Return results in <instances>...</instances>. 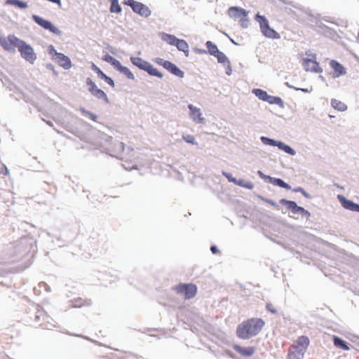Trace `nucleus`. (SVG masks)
Here are the masks:
<instances>
[{
    "label": "nucleus",
    "mask_w": 359,
    "mask_h": 359,
    "mask_svg": "<svg viewBox=\"0 0 359 359\" xmlns=\"http://www.w3.org/2000/svg\"><path fill=\"white\" fill-rule=\"evenodd\" d=\"M8 39L9 40V46L11 48L10 49L8 48L7 52L15 53L16 52L15 48H18L22 58L32 65L35 62L37 55L29 43L13 34L8 35Z\"/></svg>",
    "instance_id": "obj_1"
},
{
    "label": "nucleus",
    "mask_w": 359,
    "mask_h": 359,
    "mask_svg": "<svg viewBox=\"0 0 359 359\" xmlns=\"http://www.w3.org/2000/svg\"><path fill=\"white\" fill-rule=\"evenodd\" d=\"M265 325L261 318H251L239 323L236 327V335L241 339H249L257 336Z\"/></svg>",
    "instance_id": "obj_2"
},
{
    "label": "nucleus",
    "mask_w": 359,
    "mask_h": 359,
    "mask_svg": "<svg viewBox=\"0 0 359 359\" xmlns=\"http://www.w3.org/2000/svg\"><path fill=\"white\" fill-rule=\"evenodd\" d=\"M130 61L135 67L147 72L148 75L158 79L163 78V74L147 60L140 57L131 55L130 57Z\"/></svg>",
    "instance_id": "obj_3"
},
{
    "label": "nucleus",
    "mask_w": 359,
    "mask_h": 359,
    "mask_svg": "<svg viewBox=\"0 0 359 359\" xmlns=\"http://www.w3.org/2000/svg\"><path fill=\"white\" fill-rule=\"evenodd\" d=\"M255 20L259 23L260 31L266 38L271 39H278L280 38V34L270 27L269 22L265 15L257 13L255 15Z\"/></svg>",
    "instance_id": "obj_4"
},
{
    "label": "nucleus",
    "mask_w": 359,
    "mask_h": 359,
    "mask_svg": "<svg viewBox=\"0 0 359 359\" xmlns=\"http://www.w3.org/2000/svg\"><path fill=\"white\" fill-rule=\"evenodd\" d=\"M48 53L51 59L63 69L67 70L72 67V62L70 57L62 53L57 52L55 46L50 44L48 46Z\"/></svg>",
    "instance_id": "obj_5"
},
{
    "label": "nucleus",
    "mask_w": 359,
    "mask_h": 359,
    "mask_svg": "<svg viewBox=\"0 0 359 359\" xmlns=\"http://www.w3.org/2000/svg\"><path fill=\"white\" fill-rule=\"evenodd\" d=\"M279 203L286 208V209L290 211L294 215H301L302 217L309 220L311 217V212L305 209L304 208L297 205V202L287 198H281L279 201Z\"/></svg>",
    "instance_id": "obj_6"
},
{
    "label": "nucleus",
    "mask_w": 359,
    "mask_h": 359,
    "mask_svg": "<svg viewBox=\"0 0 359 359\" xmlns=\"http://www.w3.org/2000/svg\"><path fill=\"white\" fill-rule=\"evenodd\" d=\"M123 4L130 7L133 12L142 18H147L151 15L149 6L136 0H123Z\"/></svg>",
    "instance_id": "obj_7"
},
{
    "label": "nucleus",
    "mask_w": 359,
    "mask_h": 359,
    "mask_svg": "<svg viewBox=\"0 0 359 359\" xmlns=\"http://www.w3.org/2000/svg\"><path fill=\"white\" fill-rule=\"evenodd\" d=\"M173 289L178 294L183 296L187 300L193 299L198 292L197 286L191 283H179L175 285Z\"/></svg>",
    "instance_id": "obj_8"
},
{
    "label": "nucleus",
    "mask_w": 359,
    "mask_h": 359,
    "mask_svg": "<svg viewBox=\"0 0 359 359\" xmlns=\"http://www.w3.org/2000/svg\"><path fill=\"white\" fill-rule=\"evenodd\" d=\"M153 61L159 66L163 67L171 74L182 79L185 76V73L177 65L170 60H165L161 57H155Z\"/></svg>",
    "instance_id": "obj_9"
},
{
    "label": "nucleus",
    "mask_w": 359,
    "mask_h": 359,
    "mask_svg": "<svg viewBox=\"0 0 359 359\" xmlns=\"http://www.w3.org/2000/svg\"><path fill=\"white\" fill-rule=\"evenodd\" d=\"M32 19L37 25L44 29L45 30H48L56 36H61L62 34V31L50 20L45 19L44 18L36 14H33L32 15Z\"/></svg>",
    "instance_id": "obj_10"
},
{
    "label": "nucleus",
    "mask_w": 359,
    "mask_h": 359,
    "mask_svg": "<svg viewBox=\"0 0 359 359\" xmlns=\"http://www.w3.org/2000/svg\"><path fill=\"white\" fill-rule=\"evenodd\" d=\"M86 84L88 87V90L92 96L95 97L97 100H102L107 104H110V101L107 93L101 88H99L91 78H86Z\"/></svg>",
    "instance_id": "obj_11"
},
{
    "label": "nucleus",
    "mask_w": 359,
    "mask_h": 359,
    "mask_svg": "<svg viewBox=\"0 0 359 359\" xmlns=\"http://www.w3.org/2000/svg\"><path fill=\"white\" fill-rule=\"evenodd\" d=\"M159 36L163 41H165L170 46H175L179 51L187 48V46L189 47V43L186 40L177 38L174 34L161 32L159 33Z\"/></svg>",
    "instance_id": "obj_12"
},
{
    "label": "nucleus",
    "mask_w": 359,
    "mask_h": 359,
    "mask_svg": "<svg viewBox=\"0 0 359 359\" xmlns=\"http://www.w3.org/2000/svg\"><path fill=\"white\" fill-rule=\"evenodd\" d=\"M14 252L11 254L13 257L11 261L0 262V278L5 277L7 274L13 272V269L10 267H4V264L6 263H13L18 261L20 258L23 257L27 254L22 252V246L20 248H15V244L13 245Z\"/></svg>",
    "instance_id": "obj_13"
},
{
    "label": "nucleus",
    "mask_w": 359,
    "mask_h": 359,
    "mask_svg": "<svg viewBox=\"0 0 359 359\" xmlns=\"http://www.w3.org/2000/svg\"><path fill=\"white\" fill-rule=\"evenodd\" d=\"M21 246L25 254H28L31 250L34 252L36 248V241L32 236H22L15 242L16 248H20Z\"/></svg>",
    "instance_id": "obj_14"
},
{
    "label": "nucleus",
    "mask_w": 359,
    "mask_h": 359,
    "mask_svg": "<svg viewBox=\"0 0 359 359\" xmlns=\"http://www.w3.org/2000/svg\"><path fill=\"white\" fill-rule=\"evenodd\" d=\"M304 69L306 72L314 73H322L323 68L320 66V63L316 60V55L313 54L311 57H306L303 59Z\"/></svg>",
    "instance_id": "obj_15"
},
{
    "label": "nucleus",
    "mask_w": 359,
    "mask_h": 359,
    "mask_svg": "<svg viewBox=\"0 0 359 359\" xmlns=\"http://www.w3.org/2000/svg\"><path fill=\"white\" fill-rule=\"evenodd\" d=\"M330 67L332 69V76L334 79L339 78L347 74L346 68L337 60H331Z\"/></svg>",
    "instance_id": "obj_16"
},
{
    "label": "nucleus",
    "mask_w": 359,
    "mask_h": 359,
    "mask_svg": "<svg viewBox=\"0 0 359 359\" xmlns=\"http://www.w3.org/2000/svg\"><path fill=\"white\" fill-rule=\"evenodd\" d=\"M310 344V339L306 335L299 337L294 341V344L291 346L293 349L305 354Z\"/></svg>",
    "instance_id": "obj_17"
},
{
    "label": "nucleus",
    "mask_w": 359,
    "mask_h": 359,
    "mask_svg": "<svg viewBox=\"0 0 359 359\" xmlns=\"http://www.w3.org/2000/svg\"><path fill=\"white\" fill-rule=\"evenodd\" d=\"M188 108L189 109V115L190 118L193 120L196 123H205V118L203 117L201 111L199 108L193 105L192 104H189L188 105Z\"/></svg>",
    "instance_id": "obj_18"
},
{
    "label": "nucleus",
    "mask_w": 359,
    "mask_h": 359,
    "mask_svg": "<svg viewBox=\"0 0 359 359\" xmlns=\"http://www.w3.org/2000/svg\"><path fill=\"white\" fill-rule=\"evenodd\" d=\"M227 13L230 18L234 19H241L243 17L248 15V11L240 6H230L228 8Z\"/></svg>",
    "instance_id": "obj_19"
},
{
    "label": "nucleus",
    "mask_w": 359,
    "mask_h": 359,
    "mask_svg": "<svg viewBox=\"0 0 359 359\" xmlns=\"http://www.w3.org/2000/svg\"><path fill=\"white\" fill-rule=\"evenodd\" d=\"M232 347L241 355L245 358L251 357L256 350L255 346H243L237 344H233Z\"/></svg>",
    "instance_id": "obj_20"
},
{
    "label": "nucleus",
    "mask_w": 359,
    "mask_h": 359,
    "mask_svg": "<svg viewBox=\"0 0 359 359\" xmlns=\"http://www.w3.org/2000/svg\"><path fill=\"white\" fill-rule=\"evenodd\" d=\"M332 341L334 346L337 348H340L343 351H349L351 348L352 347V345L345 341L344 339H342L340 337L334 335L332 337Z\"/></svg>",
    "instance_id": "obj_21"
},
{
    "label": "nucleus",
    "mask_w": 359,
    "mask_h": 359,
    "mask_svg": "<svg viewBox=\"0 0 359 359\" xmlns=\"http://www.w3.org/2000/svg\"><path fill=\"white\" fill-rule=\"evenodd\" d=\"M337 198L338 201L340 203L341 207L349 211L352 208L354 203H355L353 200H351L341 194H338Z\"/></svg>",
    "instance_id": "obj_22"
},
{
    "label": "nucleus",
    "mask_w": 359,
    "mask_h": 359,
    "mask_svg": "<svg viewBox=\"0 0 359 359\" xmlns=\"http://www.w3.org/2000/svg\"><path fill=\"white\" fill-rule=\"evenodd\" d=\"M115 70L119 72L121 74H123L127 79L130 80H135V76L134 74L130 70V69L126 66H123L121 62L115 69Z\"/></svg>",
    "instance_id": "obj_23"
},
{
    "label": "nucleus",
    "mask_w": 359,
    "mask_h": 359,
    "mask_svg": "<svg viewBox=\"0 0 359 359\" xmlns=\"http://www.w3.org/2000/svg\"><path fill=\"white\" fill-rule=\"evenodd\" d=\"M266 102L269 103V104H276L282 109L285 107V102L279 96H274L269 94L268 97H266Z\"/></svg>",
    "instance_id": "obj_24"
},
{
    "label": "nucleus",
    "mask_w": 359,
    "mask_h": 359,
    "mask_svg": "<svg viewBox=\"0 0 359 359\" xmlns=\"http://www.w3.org/2000/svg\"><path fill=\"white\" fill-rule=\"evenodd\" d=\"M205 46L207 48L206 49L207 55L215 56L219 50L217 44L211 41H207L205 43Z\"/></svg>",
    "instance_id": "obj_25"
},
{
    "label": "nucleus",
    "mask_w": 359,
    "mask_h": 359,
    "mask_svg": "<svg viewBox=\"0 0 359 359\" xmlns=\"http://www.w3.org/2000/svg\"><path fill=\"white\" fill-rule=\"evenodd\" d=\"M6 4L14 6L20 9H26L28 8V3L24 0H6Z\"/></svg>",
    "instance_id": "obj_26"
},
{
    "label": "nucleus",
    "mask_w": 359,
    "mask_h": 359,
    "mask_svg": "<svg viewBox=\"0 0 359 359\" xmlns=\"http://www.w3.org/2000/svg\"><path fill=\"white\" fill-rule=\"evenodd\" d=\"M331 106L334 109L341 112L346 111L348 109V107L345 103L334 98L331 100Z\"/></svg>",
    "instance_id": "obj_27"
},
{
    "label": "nucleus",
    "mask_w": 359,
    "mask_h": 359,
    "mask_svg": "<svg viewBox=\"0 0 359 359\" xmlns=\"http://www.w3.org/2000/svg\"><path fill=\"white\" fill-rule=\"evenodd\" d=\"M278 149L290 156H294L296 154V151L294 149H293L289 144L285 143L284 142H283L281 140H280V143L278 144Z\"/></svg>",
    "instance_id": "obj_28"
},
{
    "label": "nucleus",
    "mask_w": 359,
    "mask_h": 359,
    "mask_svg": "<svg viewBox=\"0 0 359 359\" xmlns=\"http://www.w3.org/2000/svg\"><path fill=\"white\" fill-rule=\"evenodd\" d=\"M235 185H237L242 188H245L248 190H252L255 187L254 184L251 181L245 180L243 178H237Z\"/></svg>",
    "instance_id": "obj_29"
},
{
    "label": "nucleus",
    "mask_w": 359,
    "mask_h": 359,
    "mask_svg": "<svg viewBox=\"0 0 359 359\" xmlns=\"http://www.w3.org/2000/svg\"><path fill=\"white\" fill-rule=\"evenodd\" d=\"M260 141L264 145L278 147L280 140H275L266 136H261Z\"/></svg>",
    "instance_id": "obj_30"
},
{
    "label": "nucleus",
    "mask_w": 359,
    "mask_h": 359,
    "mask_svg": "<svg viewBox=\"0 0 359 359\" xmlns=\"http://www.w3.org/2000/svg\"><path fill=\"white\" fill-rule=\"evenodd\" d=\"M304 356V354L293 349V348L290 346L288 349L286 359H303Z\"/></svg>",
    "instance_id": "obj_31"
},
{
    "label": "nucleus",
    "mask_w": 359,
    "mask_h": 359,
    "mask_svg": "<svg viewBox=\"0 0 359 359\" xmlns=\"http://www.w3.org/2000/svg\"><path fill=\"white\" fill-rule=\"evenodd\" d=\"M109 1L110 3V13L120 14L122 12V7L118 3V0H109Z\"/></svg>",
    "instance_id": "obj_32"
},
{
    "label": "nucleus",
    "mask_w": 359,
    "mask_h": 359,
    "mask_svg": "<svg viewBox=\"0 0 359 359\" xmlns=\"http://www.w3.org/2000/svg\"><path fill=\"white\" fill-rule=\"evenodd\" d=\"M252 93L263 102H266V97L269 95L266 90L261 88H253L252 90Z\"/></svg>",
    "instance_id": "obj_33"
},
{
    "label": "nucleus",
    "mask_w": 359,
    "mask_h": 359,
    "mask_svg": "<svg viewBox=\"0 0 359 359\" xmlns=\"http://www.w3.org/2000/svg\"><path fill=\"white\" fill-rule=\"evenodd\" d=\"M323 34L325 37L330 38L334 41H337V39L339 38V36L338 35L337 32L334 29H332L330 27H327L325 29V30L323 31Z\"/></svg>",
    "instance_id": "obj_34"
},
{
    "label": "nucleus",
    "mask_w": 359,
    "mask_h": 359,
    "mask_svg": "<svg viewBox=\"0 0 359 359\" xmlns=\"http://www.w3.org/2000/svg\"><path fill=\"white\" fill-rule=\"evenodd\" d=\"M102 60L109 64H110L114 69H115L118 65L119 64L120 61L117 59H116L112 55H109V53H106L102 56Z\"/></svg>",
    "instance_id": "obj_35"
},
{
    "label": "nucleus",
    "mask_w": 359,
    "mask_h": 359,
    "mask_svg": "<svg viewBox=\"0 0 359 359\" xmlns=\"http://www.w3.org/2000/svg\"><path fill=\"white\" fill-rule=\"evenodd\" d=\"M80 111L83 116L88 118L89 119H90L93 121H97V120L98 118V116L97 114H94L93 112H92L90 111L87 110L84 107H81Z\"/></svg>",
    "instance_id": "obj_36"
},
{
    "label": "nucleus",
    "mask_w": 359,
    "mask_h": 359,
    "mask_svg": "<svg viewBox=\"0 0 359 359\" xmlns=\"http://www.w3.org/2000/svg\"><path fill=\"white\" fill-rule=\"evenodd\" d=\"M214 57L217 58L218 63L222 64V65L230 61L229 57L220 50Z\"/></svg>",
    "instance_id": "obj_37"
},
{
    "label": "nucleus",
    "mask_w": 359,
    "mask_h": 359,
    "mask_svg": "<svg viewBox=\"0 0 359 359\" xmlns=\"http://www.w3.org/2000/svg\"><path fill=\"white\" fill-rule=\"evenodd\" d=\"M182 140L188 144H191L192 145H198V142L196 141L194 135L190 134H183Z\"/></svg>",
    "instance_id": "obj_38"
},
{
    "label": "nucleus",
    "mask_w": 359,
    "mask_h": 359,
    "mask_svg": "<svg viewBox=\"0 0 359 359\" xmlns=\"http://www.w3.org/2000/svg\"><path fill=\"white\" fill-rule=\"evenodd\" d=\"M72 308H81L83 306V299L79 297L71 300Z\"/></svg>",
    "instance_id": "obj_39"
},
{
    "label": "nucleus",
    "mask_w": 359,
    "mask_h": 359,
    "mask_svg": "<svg viewBox=\"0 0 359 359\" xmlns=\"http://www.w3.org/2000/svg\"><path fill=\"white\" fill-rule=\"evenodd\" d=\"M90 68L95 73L97 74L99 79H101L102 76L105 74V73L93 62H92Z\"/></svg>",
    "instance_id": "obj_40"
},
{
    "label": "nucleus",
    "mask_w": 359,
    "mask_h": 359,
    "mask_svg": "<svg viewBox=\"0 0 359 359\" xmlns=\"http://www.w3.org/2000/svg\"><path fill=\"white\" fill-rule=\"evenodd\" d=\"M257 175L263 180L265 182L270 184L272 177L268 175L264 174L262 170H258L257 171Z\"/></svg>",
    "instance_id": "obj_41"
},
{
    "label": "nucleus",
    "mask_w": 359,
    "mask_h": 359,
    "mask_svg": "<svg viewBox=\"0 0 359 359\" xmlns=\"http://www.w3.org/2000/svg\"><path fill=\"white\" fill-rule=\"evenodd\" d=\"M67 334L69 335H70V336H74V337H81V338L85 339L88 340V341H91V342H93V343H94L95 344L101 346V344L99 343L97 341L91 339L89 337L83 335L81 334H75V333H70V332H68Z\"/></svg>",
    "instance_id": "obj_42"
},
{
    "label": "nucleus",
    "mask_w": 359,
    "mask_h": 359,
    "mask_svg": "<svg viewBox=\"0 0 359 359\" xmlns=\"http://www.w3.org/2000/svg\"><path fill=\"white\" fill-rule=\"evenodd\" d=\"M222 174L224 177H225L227 179L228 182L233 183L235 184L237 178L233 177L231 172L222 170Z\"/></svg>",
    "instance_id": "obj_43"
},
{
    "label": "nucleus",
    "mask_w": 359,
    "mask_h": 359,
    "mask_svg": "<svg viewBox=\"0 0 359 359\" xmlns=\"http://www.w3.org/2000/svg\"><path fill=\"white\" fill-rule=\"evenodd\" d=\"M100 79L103 80L105 83H107L111 87H112V88L115 87V82H114V79L111 77L107 76L106 74L104 76H102V78Z\"/></svg>",
    "instance_id": "obj_44"
},
{
    "label": "nucleus",
    "mask_w": 359,
    "mask_h": 359,
    "mask_svg": "<svg viewBox=\"0 0 359 359\" xmlns=\"http://www.w3.org/2000/svg\"><path fill=\"white\" fill-rule=\"evenodd\" d=\"M0 80L1 81L4 86H6L7 85L13 86V87H16V86L11 81V80L4 74V76H1Z\"/></svg>",
    "instance_id": "obj_45"
},
{
    "label": "nucleus",
    "mask_w": 359,
    "mask_h": 359,
    "mask_svg": "<svg viewBox=\"0 0 359 359\" xmlns=\"http://www.w3.org/2000/svg\"><path fill=\"white\" fill-rule=\"evenodd\" d=\"M283 181L284 180L281 178L272 177L270 184H273V186L278 187L281 188Z\"/></svg>",
    "instance_id": "obj_46"
},
{
    "label": "nucleus",
    "mask_w": 359,
    "mask_h": 359,
    "mask_svg": "<svg viewBox=\"0 0 359 359\" xmlns=\"http://www.w3.org/2000/svg\"><path fill=\"white\" fill-rule=\"evenodd\" d=\"M249 21H250V20H249L248 15H246L245 18L243 17L239 20L240 26L244 29L248 28V25H249Z\"/></svg>",
    "instance_id": "obj_47"
},
{
    "label": "nucleus",
    "mask_w": 359,
    "mask_h": 359,
    "mask_svg": "<svg viewBox=\"0 0 359 359\" xmlns=\"http://www.w3.org/2000/svg\"><path fill=\"white\" fill-rule=\"evenodd\" d=\"M308 14V16H309V20L311 22H313V23H318L319 22V18L320 16V14H317V15H313V13H307Z\"/></svg>",
    "instance_id": "obj_48"
},
{
    "label": "nucleus",
    "mask_w": 359,
    "mask_h": 359,
    "mask_svg": "<svg viewBox=\"0 0 359 359\" xmlns=\"http://www.w3.org/2000/svg\"><path fill=\"white\" fill-rule=\"evenodd\" d=\"M101 139L104 140V142L109 144H113L114 139L111 136L107 135L104 133L101 134Z\"/></svg>",
    "instance_id": "obj_49"
},
{
    "label": "nucleus",
    "mask_w": 359,
    "mask_h": 359,
    "mask_svg": "<svg viewBox=\"0 0 359 359\" xmlns=\"http://www.w3.org/2000/svg\"><path fill=\"white\" fill-rule=\"evenodd\" d=\"M317 27V31L320 33H323V31L325 30V29L328 27L325 25L324 23L321 22V20H319L318 23L316 24Z\"/></svg>",
    "instance_id": "obj_50"
},
{
    "label": "nucleus",
    "mask_w": 359,
    "mask_h": 359,
    "mask_svg": "<svg viewBox=\"0 0 359 359\" xmlns=\"http://www.w3.org/2000/svg\"><path fill=\"white\" fill-rule=\"evenodd\" d=\"M266 309L268 312L276 315L278 313V311L276 309L273 308L271 303H267L266 305Z\"/></svg>",
    "instance_id": "obj_51"
},
{
    "label": "nucleus",
    "mask_w": 359,
    "mask_h": 359,
    "mask_svg": "<svg viewBox=\"0 0 359 359\" xmlns=\"http://www.w3.org/2000/svg\"><path fill=\"white\" fill-rule=\"evenodd\" d=\"M223 67L225 68V73L226 75L230 76L232 74V67L230 61L224 65Z\"/></svg>",
    "instance_id": "obj_52"
},
{
    "label": "nucleus",
    "mask_w": 359,
    "mask_h": 359,
    "mask_svg": "<svg viewBox=\"0 0 359 359\" xmlns=\"http://www.w3.org/2000/svg\"><path fill=\"white\" fill-rule=\"evenodd\" d=\"M46 69L50 70L53 72V74L55 76H57L59 75V73L57 71L55 70V66L51 64V63H47L46 65Z\"/></svg>",
    "instance_id": "obj_53"
},
{
    "label": "nucleus",
    "mask_w": 359,
    "mask_h": 359,
    "mask_svg": "<svg viewBox=\"0 0 359 359\" xmlns=\"http://www.w3.org/2000/svg\"><path fill=\"white\" fill-rule=\"evenodd\" d=\"M210 250L212 255H218L220 253V251H219L218 247L215 244H212L210 245Z\"/></svg>",
    "instance_id": "obj_54"
},
{
    "label": "nucleus",
    "mask_w": 359,
    "mask_h": 359,
    "mask_svg": "<svg viewBox=\"0 0 359 359\" xmlns=\"http://www.w3.org/2000/svg\"><path fill=\"white\" fill-rule=\"evenodd\" d=\"M305 191V189L302 187H296L292 189V191L294 193H301L302 194Z\"/></svg>",
    "instance_id": "obj_55"
},
{
    "label": "nucleus",
    "mask_w": 359,
    "mask_h": 359,
    "mask_svg": "<svg viewBox=\"0 0 359 359\" xmlns=\"http://www.w3.org/2000/svg\"><path fill=\"white\" fill-rule=\"evenodd\" d=\"M266 203L270 204L271 206L274 207L275 208L279 209V205L273 200L269 198Z\"/></svg>",
    "instance_id": "obj_56"
},
{
    "label": "nucleus",
    "mask_w": 359,
    "mask_h": 359,
    "mask_svg": "<svg viewBox=\"0 0 359 359\" xmlns=\"http://www.w3.org/2000/svg\"><path fill=\"white\" fill-rule=\"evenodd\" d=\"M10 172L8 168L4 165V167L1 168L0 169V173L4 175H8Z\"/></svg>",
    "instance_id": "obj_57"
},
{
    "label": "nucleus",
    "mask_w": 359,
    "mask_h": 359,
    "mask_svg": "<svg viewBox=\"0 0 359 359\" xmlns=\"http://www.w3.org/2000/svg\"><path fill=\"white\" fill-rule=\"evenodd\" d=\"M194 51L198 54H207L206 49H202L197 47L194 48Z\"/></svg>",
    "instance_id": "obj_58"
},
{
    "label": "nucleus",
    "mask_w": 359,
    "mask_h": 359,
    "mask_svg": "<svg viewBox=\"0 0 359 359\" xmlns=\"http://www.w3.org/2000/svg\"><path fill=\"white\" fill-rule=\"evenodd\" d=\"M295 90L301 91V92H303V93H310L312 90V88H311V89L309 90V88H298V87H296Z\"/></svg>",
    "instance_id": "obj_59"
},
{
    "label": "nucleus",
    "mask_w": 359,
    "mask_h": 359,
    "mask_svg": "<svg viewBox=\"0 0 359 359\" xmlns=\"http://www.w3.org/2000/svg\"><path fill=\"white\" fill-rule=\"evenodd\" d=\"M43 313H44V311L38 310L37 312L35 313V320L39 321L40 320L41 316L43 315Z\"/></svg>",
    "instance_id": "obj_60"
},
{
    "label": "nucleus",
    "mask_w": 359,
    "mask_h": 359,
    "mask_svg": "<svg viewBox=\"0 0 359 359\" xmlns=\"http://www.w3.org/2000/svg\"><path fill=\"white\" fill-rule=\"evenodd\" d=\"M350 211L359 213V203H355Z\"/></svg>",
    "instance_id": "obj_61"
},
{
    "label": "nucleus",
    "mask_w": 359,
    "mask_h": 359,
    "mask_svg": "<svg viewBox=\"0 0 359 359\" xmlns=\"http://www.w3.org/2000/svg\"><path fill=\"white\" fill-rule=\"evenodd\" d=\"M281 188L285 189L286 190H292V189L290 184L285 181H283Z\"/></svg>",
    "instance_id": "obj_62"
},
{
    "label": "nucleus",
    "mask_w": 359,
    "mask_h": 359,
    "mask_svg": "<svg viewBox=\"0 0 359 359\" xmlns=\"http://www.w3.org/2000/svg\"><path fill=\"white\" fill-rule=\"evenodd\" d=\"M320 20H323L326 22H330L332 24H336L334 22H333L332 20H330V17H329V16H323L321 18Z\"/></svg>",
    "instance_id": "obj_63"
},
{
    "label": "nucleus",
    "mask_w": 359,
    "mask_h": 359,
    "mask_svg": "<svg viewBox=\"0 0 359 359\" xmlns=\"http://www.w3.org/2000/svg\"><path fill=\"white\" fill-rule=\"evenodd\" d=\"M93 304V302L90 299H83V306H91Z\"/></svg>",
    "instance_id": "obj_64"
}]
</instances>
